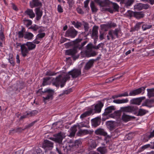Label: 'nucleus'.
<instances>
[{"instance_id": "obj_44", "label": "nucleus", "mask_w": 154, "mask_h": 154, "mask_svg": "<svg viewBox=\"0 0 154 154\" xmlns=\"http://www.w3.org/2000/svg\"><path fill=\"white\" fill-rule=\"evenodd\" d=\"M111 5H112L113 10L115 11H119V6L117 3L111 2Z\"/></svg>"}, {"instance_id": "obj_55", "label": "nucleus", "mask_w": 154, "mask_h": 154, "mask_svg": "<svg viewBox=\"0 0 154 154\" xmlns=\"http://www.w3.org/2000/svg\"><path fill=\"white\" fill-rule=\"evenodd\" d=\"M135 8L139 10L142 9L143 4L141 3H137L134 6Z\"/></svg>"}, {"instance_id": "obj_36", "label": "nucleus", "mask_w": 154, "mask_h": 154, "mask_svg": "<svg viewBox=\"0 0 154 154\" xmlns=\"http://www.w3.org/2000/svg\"><path fill=\"white\" fill-rule=\"evenodd\" d=\"M135 13L134 17L137 19L143 18L144 16V14L142 12H135Z\"/></svg>"}, {"instance_id": "obj_37", "label": "nucleus", "mask_w": 154, "mask_h": 154, "mask_svg": "<svg viewBox=\"0 0 154 154\" xmlns=\"http://www.w3.org/2000/svg\"><path fill=\"white\" fill-rule=\"evenodd\" d=\"M33 34L31 33L28 32H25L24 35V38L25 39H27L28 40L31 39L33 37Z\"/></svg>"}, {"instance_id": "obj_60", "label": "nucleus", "mask_w": 154, "mask_h": 154, "mask_svg": "<svg viewBox=\"0 0 154 154\" xmlns=\"http://www.w3.org/2000/svg\"><path fill=\"white\" fill-rule=\"evenodd\" d=\"M72 89L71 88H69V89H68L67 90H65L63 91V93L60 94V96H62V95L65 94H67L69 93L70 92H71L72 91Z\"/></svg>"}, {"instance_id": "obj_56", "label": "nucleus", "mask_w": 154, "mask_h": 154, "mask_svg": "<svg viewBox=\"0 0 154 154\" xmlns=\"http://www.w3.org/2000/svg\"><path fill=\"white\" fill-rule=\"evenodd\" d=\"M83 23H84L83 25L85 30V32H87L88 31L89 28V24L87 22H83Z\"/></svg>"}, {"instance_id": "obj_59", "label": "nucleus", "mask_w": 154, "mask_h": 154, "mask_svg": "<svg viewBox=\"0 0 154 154\" xmlns=\"http://www.w3.org/2000/svg\"><path fill=\"white\" fill-rule=\"evenodd\" d=\"M45 35V33H42L38 34L36 36V39L39 38H43Z\"/></svg>"}, {"instance_id": "obj_17", "label": "nucleus", "mask_w": 154, "mask_h": 154, "mask_svg": "<svg viewBox=\"0 0 154 154\" xmlns=\"http://www.w3.org/2000/svg\"><path fill=\"white\" fill-rule=\"evenodd\" d=\"M98 26H94L93 27L92 29V32L91 36L92 38L95 40L98 39Z\"/></svg>"}, {"instance_id": "obj_57", "label": "nucleus", "mask_w": 154, "mask_h": 154, "mask_svg": "<svg viewBox=\"0 0 154 154\" xmlns=\"http://www.w3.org/2000/svg\"><path fill=\"white\" fill-rule=\"evenodd\" d=\"M76 10L77 12L79 14H84V11L82 10L80 7H77L76 9Z\"/></svg>"}, {"instance_id": "obj_4", "label": "nucleus", "mask_w": 154, "mask_h": 154, "mask_svg": "<svg viewBox=\"0 0 154 154\" xmlns=\"http://www.w3.org/2000/svg\"><path fill=\"white\" fill-rule=\"evenodd\" d=\"M54 93V90L47 88L42 91L41 94L45 95V97H43V101L45 103L49 101V100H52Z\"/></svg>"}, {"instance_id": "obj_20", "label": "nucleus", "mask_w": 154, "mask_h": 154, "mask_svg": "<svg viewBox=\"0 0 154 154\" xmlns=\"http://www.w3.org/2000/svg\"><path fill=\"white\" fill-rule=\"evenodd\" d=\"M119 29H116L114 30H110L109 32L108 35L110 36L112 39H115V38L113 35L114 34L116 35L117 38L118 37V33Z\"/></svg>"}, {"instance_id": "obj_63", "label": "nucleus", "mask_w": 154, "mask_h": 154, "mask_svg": "<svg viewBox=\"0 0 154 154\" xmlns=\"http://www.w3.org/2000/svg\"><path fill=\"white\" fill-rule=\"evenodd\" d=\"M57 74V73H55L54 72H52L50 71H47L46 73V75L49 76H52L55 75Z\"/></svg>"}, {"instance_id": "obj_49", "label": "nucleus", "mask_w": 154, "mask_h": 154, "mask_svg": "<svg viewBox=\"0 0 154 154\" xmlns=\"http://www.w3.org/2000/svg\"><path fill=\"white\" fill-rule=\"evenodd\" d=\"M5 37L4 34V30L3 29L2 27L1 26V30L0 31V39L3 41L5 40Z\"/></svg>"}, {"instance_id": "obj_58", "label": "nucleus", "mask_w": 154, "mask_h": 154, "mask_svg": "<svg viewBox=\"0 0 154 154\" xmlns=\"http://www.w3.org/2000/svg\"><path fill=\"white\" fill-rule=\"evenodd\" d=\"M50 78V77H47L44 78H43V81L42 83V85L43 86H45L47 85L48 83L47 82L48 81Z\"/></svg>"}, {"instance_id": "obj_47", "label": "nucleus", "mask_w": 154, "mask_h": 154, "mask_svg": "<svg viewBox=\"0 0 154 154\" xmlns=\"http://www.w3.org/2000/svg\"><path fill=\"white\" fill-rule=\"evenodd\" d=\"M89 131L86 130H82L80 129L79 131L77 133L76 135L78 136H81L83 133L88 134Z\"/></svg>"}, {"instance_id": "obj_33", "label": "nucleus", "mask_w": 154, "mask_h": 154, "mask_svg": "<svg viewBox=\"0 0 154 154\" xmlns=\"http://www.w3.org/2000/svg\"><path fill=\"white\" fill-rule=\"evenodd\" d=\"M25 44L29 51L34 49L36 47V45L33 43L32 42H27Z\"/></svg>"}, {"instance_id": "obj_39", "label": "nucleus", "mask_w": 154, "mask_h": 154, "mask_svg": "<svg viewBox=\"0 0 154 154\" xmlns=\"http://www.w3.org/2000/svg\"><path fill=\"white\" fill-rule=\"evenodd\" d=\"M97 150L101 154H105L107 152V150L105 147H100L97 149Z\"/></svg>"}, {"instance_id": "obj_48", "label": "nucleus", "mask_w": 154, "mask_h": 154, "mask_svg": "<svg viewBox=\"0 0 154 154\" xmlns=\"http://www.w3.org/2000/svg\"><path fill=\"white\" fill-rule=\"evenodd\" d=\"M72 24L74 25L75 28L78 29L81 27L82 25V23L78 21H77L76 22L75 21H73L72 22Z\"/></svg>"}, {"instance_id": "obj_5", "label": "nucleus", "mask_w": 154, "mask_h": 154, "mask_svg": "<svg viewBox=\"0 0 154 154\" xmlns=\"http://www.w3.org/2000/svg\"><path fill=\"white\" fill-rule=\"evenodd\" d=\"M69 75H70L69 73L64 77H62V75H60L56 78L54 83L56 85H58L60 84L61 87H63L65 85L67 80L69 79L70 78Z\"/></svg>"}, {"instance_id": "obj_35", "label": "nucleus", "mask_w": 154, "mask_h": 154, "mask_svg": "<svg viewBox=\"0 0 154 154\" xmlns=\"http://www.w3.org/2000/svg\"><path fill=\"white\" fill-rule=\"evenodd\" d=\"M134 1L135 0H125L122 4H124V6L127 8L131 6Z\"/></svg>"}, {"instance_id": "obj_42", "label": "nucleus", "mask_w": 154, "mask_h": 154, "mask_svg": "<svg viewBox=\"0 0 154 154\" xmlns=\"http://www.w3.org/2000/svg\"><path fill=\"white\" fill-rule=\"evenodd\" d=\"M25 33V29L23 27H22L21 31H19L18 32V36L19 38H22L24 37V34Z\"/></svg>"}, {"instance_id": "obj_24", "label": "nucleus", "mask_w": 154, "mask_h": 154, "mask_svg": "<svg viewBox=\"0 0 154 154\" xmlns=\"http://www.w3.org/2000/svg\"><path fill=\"white\" fill-rule=\"evenodd\" d=\"M122 111L121 109L120 110L115 111L114 112L109 115L110 117L115 118L117 117H119L120 116Z\"/></svg>"}, {"instance_id": "obj_16", "label": "nucleus", "mask_w": 154, "mask_h": 154, "mask_svg": "<svg viewBox=\"0 0 154 154\" xmlns=\"http://www.w3.org/2000/svg\"><path fill=\"white\" fill-rule=\"evenodd\" d=\"M95 133L97 135H100L104 136H107L109 138H110L111 136L109 135H107V133L105 131V130L102 128H99L97 129L95 131Z\"/></svg>"}, {"instance_id": "obj_3", "label": "nucleus", "mask_w": 154, "mask_h": 154, "mask_svg": "<svg viewBox=\"0 0 154 154\" xmlns=\"http://www.w3.org/2000/svg\"><path fill=\"white\" fill-rule=\"evenodd\" d=\"M100 7L103 8L101 9L102 11H107L111 13L113 12V10L109 8H105L104 7H109L111 6V2L109 0H94Z\"/></svg>"}, {"instance_id": "obj_31", "label": "nucleus", "mask_w": 154, "mask_h": 154, "mask_svg": "<svg viewBox=\"0 0 154 154\" xmlns=\"http://www.w3.org/2000/svg\"><path fill=\"white\" fill-rule=\"evenodd\" d=\"M81 142L80 140H76L74 143H68V144H71L72 145V148H77L80 146L81 144Z\"/></svg>"}, {"instance_id": "obj_7", "label": "nucleus", "mask_w": 154, "mask_h": 154, "mask_svg": "<svg viewBox=\"0 0 154 154\" xmlns=\"http://www.w3.org/2000/svg\"><path fill=\"white\" fill-rule=\"evenodd\" d=\"M77 33L78 31L76 30L73 27H72L66 32L65 35L66 36L74 38L77 35Z\"/></svg>"}, {"instance_id": "obj_8", "label": "nucleus", "mask_w": 154, "mask_h": 154, "mask_svg": "<svg viewBox=\"0 0 154 154\" xmlns=\"http://www.w3.org/2000/svg\"><path fill=\"white\" fill-rule=\"evenodd\" d=\"M69 75H71L73 78H75L81 74V68L75 69L69 72Z\"/></svg>"}, {"instance_id": "obj_2", "label": "nucleus", "mask_w": 154, "mask_h": 154, "mask_svg": "<svg viewBox=\"0 0 154 154\" xmlns=\"http://www.w3.org/2000/svg\"><path fill=\"white\" fill-rule=\"evenodd\" d=\"M72 145L67 144L65 146L63 144H57L56 149L59 154H65L69 152L72 149Z\"/></svg>"}, {"instance_id": "obj_6", "label": "nucleus", "mask_w": 154, "mask_h": 154, "mask_svg": "<svg viewBox=\"0 0 154 154\" xmlns=\"http://www.w3.org/2000/svg\"><path fill=\"white\" fill-rule=\"evenodd\" d=\"M54 137H51L50 139L55 142L58 143V144L62 143V140L63 139V133L60 132L54 135Z\"/></svg>"}, {"instance_id": "obj_61", "label": "nucleus", "mask_w": 154, "mask_h": 154, "mask_svg": "<svg viewBox=\"0 0 154 154\" xmlns=\"http://www.w3.org/2000/svg\"><path fill=\"white\" fill-rule=\"evenodd\" d=\"M104 45V43H100L97 46H94V49H98L100 47L103 48Z\"/></svg>"}, {"instance_id": "obj_52", "label": "nucleus", "mask_w": 154, "mask_h": 154, "mask_svg": "<svg viewBox=\"0 0 154 154\" xmlns=\"http://www.w3.org/2000/svg\"><path fill=\"white\" fill-rule=\"evenodd\" d=\"M146 104L147 105L150 106V107H149V108H151L152 106V104H153L154 103V100L153 99L151 100H149L147 99L146 100Z\"/></svg>"}, {"instance_id": "obj_29", "label": "nucleus", "mask_w": 154, "mask_h": 154, "mask_svg": "<svg viewBox=\"0 0 154 154\" xmlns=\"http://www.w3.org/2000/svg\"><path fill=\"white\" fill-rule=\"evenodd\" d=\"M115 122L113 121H108L106 122L107 128L110 131H112L115 129Z\"/></svg>"}, {"instance_id": "obj_43", "label": "nucleus", "mask_w": 154, "mask_h": 154, "mask_svg": "<svg viewBox=\"0 0 154 154\" xmlns=\"http://www.w3.org/2000/svg\"><path fill=\"white\" fill-rule=\"evenodd\" d=\"M147 95L150 98L154 96V88L147 89Z\"/></svg>"}, {"instance_id": "obj_28", "label": "nucleus", "mask_w": 154, "mask_h": 154, "mask_svg": "<svg viewBox=\"0 0 154 154\" xmlns=\"http://www.w3.org/2000/svg\"><path fill=\"white\" fill-rule=\"evenodd\" d=\"M143 23V22H139L136 23L135 25L131 29V32L138 31L140 28L141 25Z\"/></svg>"}, {"instance_id": "obj_25", "label": "nucleus", "mask_w": 154, "mask_h": 154, "mask_svg": "<svg viewBox=\"0 0 154 154\" xmlns=\"http://www.w3.org/2000/svg\"><path fill=\"white\" fill-rule=\"evenodd\" d=\"M77 127L76 125H74L70 129V134L68 135V136L70 137H72L74 136L77 131Z\"/></svg>"}, {"instance_id": "obj_10", "label": "nucleus", "mask_w": 154, "mask_h": 154, "mask_svg": "<svg viewBox=\"0 0 154 154\" xmlns=\"http://www.w3.org/2000/svg\"><path fill=\"white\" fill-rule=\"evenodd\" d=\"M145 88L142 87L137 89L131 91L129 94V96H134L141 93L142 91H144Z\"/></svg>"}, {"instance_id": "obj_32", "label": "nucleus", "mask_w": 154, "mask_h": 154, "mask_svg": "<svg viewBox=\"0 0 154 154\" xmlns=\"http://www.w3.org/2000/svg\"><path fill=\"white\" fill-rule=\"evenodd\" d=\"M25 13L26 14L29 16L30 18H32L35 17V14L32 9H28L26 10Z\"/></svg>"}, {"instance_id": "obj_12", "label": "nucleus", "mask_w": 154, "mask_h": 154, "mask_svg": "<svg viewBox=\"0 0 154 154\" xmlns=\"http://www.w3.org/2000/svg\"><path fill=\"white\" fill-rule=\"evenodd\" d=\"M101 122V117L98 116L91 120L92 126L94 127H96L99 126Z\"/></svg>"}, {"instance_id": "obj_23", "label": "nucleus", "mask_w": 154, "mask_h": 154, "mask_svg": "<svg viewBox=\"0 0 154 154\" xmlns=\"http://www.w3.org/2000/svg\"><path fill=\"white\" fill-rule=\"evenodd\" d=\"M26 128H23L21 127H17L10 130L9 134L10 135H12L13 134L12 132L13 131H14V133H21Z\"/></svg>"}, {"instance_id": "obj_14", "label": "nucleus", "mask_w": 154, "mask_h": 154, "mask_svg": "<svg viewBox=\"0 0 154 154\" xmlns=\"http://www.w3.org/2000/svg\"><path fill=\"white\" fill-rule=\"evenodd\" d=\"M120 109L121 111L123 112H131L136 111L135 108L131 106L122 107Z\"/></svg>"}, {"instance_id": "obj_1", "label": "nucleus", "mask_w": 154, "mask_h": 154, "mask_svg": "<svg viewBox=\"0 0 154 154\" xmlns=\"http://www.w3.org/2000/svg\"><path fill=\"white\" fill-rule=\"evenodd\" d=\"M82 40V39H77L73 41V43L74 45V48L72 49L66 50V54L68 55H73L77 53L76 48H78L79 49H82L83 47L88 42L87 41H85L80 44V43Z\"/></svg>"}, {"instance_id": "obj_19", "label": "nucleus", "mask_w": 154, "mask_h": 154, "mask_svg": "<svg viewBox=\"0 0 154 154\" xmlns=\"http://www.w3.org/2000/svg\"><path fill=\"white\" fill-rule=\"evenodd\" d=\"M36 15V19L37 20H39L43 14L42 11L40 8H36L35 10Z\"/></svg>"}, {"instance_id": "obj_27", "label": "nucleus", "mask_w": 154, "mask_h": 154, "mask_svg": "<svg viewBox=\"0 0 154 154\" xmlns=\"http://www.w3.org/2000/svg\"><path fill=\"white\" fill-rule=\"evenodd\" d=\"M93 112V109H91L90 110L86 111L81 115L80 116V118L81 119H83L85 117L89 116Z\"/></svg>"}, {"instance_id": "obj_21", "label": "nucleus", "mask_w": 154, "mask_h": 154, "mask_svg": "<svg viewBox=\"0 0 154 154\" xmlns=\"http://www.w3.org/2000/svg\"><path fill=\"white\" fill-rule=\"evenodd\" d=\"M115 109V107L113 106L107 107L105 109V112L103 114V116H106L112 112Z\"/></svg>"}, {"instance_id": "obj_46", "label": "nucleus", "mask_w": 154, "mask_h": 154, "mask_svg": "<svg viewBox=\"0 0 154 154\" xmlns=\"http://www.w3.org/2000/svg\"><path fill=\"white\" fill-rule=\"evenodd\" d=\"M152 26L151 25H148L147 24H143L142 26V28L143 31H145L147 29H149L152 28Z\"/></svg>"}, {"instance_id": "obj_40", "label": "nucleus", "mask_w": 154, "mask_h": 154, "mask_svg": "<svg viewBox=\"0 0 154 154\" xmlns=\"http://www.w3.org/2000/svg\"><path fill=\"white\" fill-rule=\"evenodd\" d=\"M154 136V130L152 132H151V133L147 137L146 136H144L143 139V141L144 142L147 141L150 138Z\"/></svg>"}, {"instance_id": "obj_22", "label": "nucleus", "mask_w": 154, "mask_h": 154, "mask_svg": "<svg viewBox=\"0 0 154 154\" xmlns=\"http://www.w3.org/2000/svg\"><path fill=\"white\" fill-rule=\"evenodd\" d=\"M42 4L39 0H32V2H30V5L32 8L35 7L41 6Z\"/></svg>"}, {"instance_id": "obj_53", "label": "nucleus", "mask_w": 154, "mask_h": 154, "mask_svg": "<svg viewBox=\"0 0 154 154\" xmlns=\"http://www.w3.org/2000/svg\"><path fill=\"white\" fill-rule=\"evenodd\" d=\"M8 60L11 64L13 66H14L15 65V63L13 60V56L12 54L10 55Z\"/></svg>"}, {"instance_id": "obj_34", "label": "nucleus", "mask_w": 154, "mask_h": 154, "mask_svg": "<svg viewBox=\"0 0 154 154\" xmlns=\"http://www.w3.org/2000/svg\"><path fill=\"white\" fill-rule=\"evenodd\" d=\"M128 101V98L123 99L114 100H113V102L117 104H121L125 103H127Z\"/></svg>"}, {"instance_id": "obj_18", "label": "nucleus", "mask_w": 154, "mask_h": 154, "mask_svg": "<svg viewBox=\"0 0 154 154\" xmlns=\"http://www.w3.org/2000/svg\"><path fill=\"white\" fill-rule=\"evenodd\" d=\"M97 59H91L86 63L84 67V69L86 70H88L90 69L93 65L94 62L96 61Z\"/></svg>"}, {"instance_id": "obj_26", "label": "nucleus", "mask_w": 154, "mask_h": 154, "mask_svg": "<svg viewBox=\"0 0 154 154\" xmlns=\"http://www.w3.org/2000/svg\"><path fill=\"white\" fill-rule=\"evenodd\" d=\"M135 118V117L134 116H130L123 113L122 116V119L123 121L127 122L130 120L131 118L134 119Z\"/></svg>"}, {"instance_id": "obj_50", "label": "nucleus", "mask_w": 154, "mask_h": 154, "mask_svg": "<svg viewBox=\"0 0 154 154\" xmlns=\"http://www.w3.org/2000/svg\"><path fill=\"white\" fill-rule=\"evenodd\" d=\"M126 14L127 16L130 18H131L133 17H134V15L135 13V12H133L130 10H128Z\"/></svg>"}, {"instance_id": "obj_30", "label": "nucleus", "mask_w": 154, "mask_h": 154, "mask_svg": "<svg viewBox=\"0 0 154 154\" xmlns=\"http://www.w3.org/2000/svg\"><path fill=\"white\" fill-rule=\"evenodd\" d=\"M89 148L92 150L95 148L97 146L96 141L95 140H90L89 142Z\"/></svg>"}, {"instance_id": "obj_54", "label": "nucleus", "mask_w": 154, "mask_h": 154, "mask_svg": "<svg viewBox=\"0 0 154 154\" xmlns=\"http://www.w3.org/2000/svg\"><path fill=\"white\" fill-rule=\"evenodd\" d=\"M39 28V27L37 25H35L34 26H32L28 28L29 29H32L33 31H36Z\"/></svg>"}, {"instance_id": "obj_45", "label": "nucleus", "mask_w": 154, "mask_h": 154, "mask_svg": "<svg viewBox=\"0 0 154 154\" xmlns=\"http://www.w3.org/2000/svg\"><path fill=\"white\" fill-rule=\"evenodd\" d=\"M94 46H93L92 43H90L88 44L86 46L87 51L88 52H91L92 51L93 48L94 49Z\"/></svg>"}, {"instance_id": "obj_62", "label": "nucleus", "mask_w": 154, "mask_h": 154, "mask_svg": "<svg viewBox=\"0 0 154 154\" xmlns=\"http://www.w3.org/2000/svg\"><path fill=\"white\" fill-rule=\"evenodd\" d=\"M150 8V5L148 4H143L142 9H147Z\"/></svg>"}, {"instance_id": "obj_64", "label": "nucleus", "mask_w": 154, "mask_h": 154, "mask_svg": "<svg viewBox=\"0 0 154 154\" xmlns=\"http://www.w3.org/2000/svg\"><path fill=\"white\" fill-rule=\"evenodd\" d=\"M25 21L27 22L26 24V26L27 27H28L29 26L32 24V21L31 20H26Z\"/></svg>"}, {"instance_id": "obj_15", "label": "nucleus", "mask_w": 154, "mask_h": 154, "mask_svg": "<svg viewBox=\"0 0 154 154\" xmlns=\"http://www.w3.org/2000/svg\"><path fill=\"white\" fill-rule=\"evenodd\" d=\"M103 106V104L101 102H99L94 106V108L93 109V112L94 111L96 113L100 112L102 107Z\"/></svg>"}, {"instance_id": "obj_11", "label": "nucleus", "mask_w": 154, "mask_h": 154, "mask_svg": "<svg viewBox=\"0 0 154 154\" xmlns=\"http://www.w3.org/2000/svg\"><path fill=\"white\" fill-rule=\"evenodd\" d=\"M145 98V97H143L133 99L130 101V104L139 105L142 100H144Z\"/></svg>"}, {"instance_id": "obj_41", "label": "nucleus", "mask_w": 154, "mask_h": 154, "mask_svg": "<svg viewBox=\"0 0 154 154\" xmlns=\"http://www.w3.org/2000/svg\"><path fill=\"white\" fill-rule=\"evenodd\" d=\"M148 112V111L144 109H140L138 112L137 116H143Z\"/></svg>"}, {"instance_id": "obj_13", "label": "nucleus", "mask_w": 154, "mask_h": 154, "mask_svg": "<svg viewBox=\"0 0 154 154\" xmlns=\"http://www.w3.org/2000/svg\"><path fill=\"white\" fill-rule=\"evenodd\" d=\"M20 47L21 54L24 57L29 54V50L25 44L22 45Z\"/></svg>"}, {"instance_id": "obj_9", "label": "nucleus", "mask_w": 154, "mask_h": 154, "mask_svg": "<svg viewBox=\"0 0 154 154\" xmlns=\"http://www.w3.org/2000/svg\"><path fill=\"white\" fill-rule=\"evenodd\" d=\"M54 143L47 140H45L42 147L46 150H51L53 147Z\"/></svg>"}, {"instance_id": "obj_38", "label": "nucleus", "mask_w": 154, "mask_h": 154, "mask_svg": "<svg viewBox=\"0 0 154 154\" xmlns=\"http://www.w3.org/2000/svg\"><path fill=\"white\" fill-rule=\"evenodd\" d=\"M90 7L92 12L96 13L97 12L98 9L96 6L94 2L93 1H91V2Z\"/></svg>"}, {"instance_id": "obj_51", "label": "nucleus", "mask_w": 154, "mask_h": 154, "mask_svg": "<svg viewBox=\"0 0 154 154\" xmlns=\"http://www.w3.org/2000/svg\"><path fill=\"white\" fill-rule=\"evenodd\" d=\"M89 1L90 0H86L84 2V7L86 8V10L87 11H88L89 10V8L88 7V3Z\"/></svg>"}]
</instances>
